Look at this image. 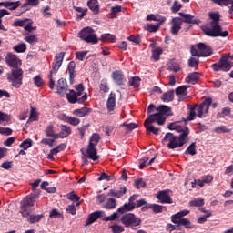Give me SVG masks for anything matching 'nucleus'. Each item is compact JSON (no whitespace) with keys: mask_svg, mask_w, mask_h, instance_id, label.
<instances>
[{"mask_svg":"<svg viewBox=\"0 0 233 233\" xmlns=\"http://www.w3.org/2000/svg\"><path fill=\"white\" fill-rule=\"evenodd\" d=\"M216 134H226L230 132V129L227 128L225 126L217 127L215 128Z\"/></svg>","mask_w":233,"mask_h":233,"instance_id":"55","label":"nucleus"},{"mask_svg":"<svg viewBox=\"0 0 233 233\" xmlns=\"http://www.w3.org/2000/svg\"><path fill=\"white\" fill-rule=\"evenodd\" d=\"M68 84L66 83V79L65 78H60L57 81L56 88H67Z\"/></svg>","mask_w":233,"mask_h":233,"instance_id":"60","label":"nucleus"},{"mask_svg":"<svg viewBox=\"0 0 233 233\" xmlns=\"http://www.w3.org/2000/svg\"><path fill=\"white\" fill-rule=\"evenodd\" d=\"M125 194H127V187H122L119 190L110 189L107 196H111V198H117L119 199V198H123Z\"/></svg>","mask_w":233,"mask_h":233,"instance_id":"19","label":"nucleus"},{"mask_svg":"<svg viewBox=\"0 0 233 233\" xmlns=\"http://www.w3.org/2000/svg\"><path fill=\"white\" fill-rule=\"evenodd\" d=\"M39 191H35V193L25 197L21 201L20 213L23 218H28V216L32 213V208H30V207H34L35 199L39 198Z\"/></svg>","mask_w":233,"mask_h":233,"instance_id":"3","label":"nucleus"},{"mask_svg":"<svg viewBox=\"0 0 233 233\" xmlns=\"http://www.w3.org/2000/svg\"><path fill=\"white\" fill-rule=\"evenodd\" d=\"M163 103H170L174 101V90H169L164 93L161 96Z\"/></svg>","mask_w":233,"mask_h":233,"instance_id":"32","label":"nucleus"},{"mask_svg":"<svg viewBox=\"0 0 233 233\" xmlns=\"http://www.w3.org/2000/svg\"><path fill=\"white\" fill-rule=\"evenodd\" d=\"M39 5V0H26L25 4L22 5L21 8L26 12L30 10L29 6H37Z\"/></svg>","mask_w":233,"mask_h":233,"instance_id":"36","label":"nucleus"},{"mask_svg":"<svg viewBox=\"0 0 233 233\" xmlns=\"http://www.w3.org/2000/svg\"><path fill=\"white\" fill-rule=\"evenodd\" d=\"M203 32L208 37H228V31H223L219 24H209V27H204Z\"/></svg>","mask_w":233,"mask_h":233,"instance_id":"4","label":"nucleus"},{"mask_svg":"<svg viewBox=\"0 0 233 233\" xmlns=\"http://www.w3.org/2000/svg\"><path fill=\"white\" fill-rule=\"evenodd\" d=\"M157 199H158L160 203H167L169 205L172 203V198L168 195V190L159 191L157 195Z\"/></svg>","mask_w":233,"mask_h":233,"instance_id":"17","label":"nucleus"},{"mask_svg":"<svg viewBox=\"0 0 233 233\" xmlns=\"http://www.w3.org/2000/svg\"><path fill=\"white\" fill-rule=\"evenodd\" d=\"M67 199H69V201H80L81 197L77 196L74 191H72L67 194Z\"/></svg>","mask_w":233,"mask_h":233,"instance_id":"57","label":"nucleus"},{"mask_svg":"<svg viewBox=\"0 0 233 233\" xmlns=\"http://www.w3.org/2000/svg\"><path fill=\"white\" fill-rule=\"evenodd\" d=\"M85 90V88H79L77 89V93L74 91V89H70L69 93H66V97L67 101H69L72 105L76 103H84V101H86L87 96L86 94H85L81 98H77L80 96H82V92Z\"/></svg>","mask_w":233,"mask_h":233,"instance_id":"7","label":"nucleus"},{"mask_svg":"<svg viewBox=\"0 0 233 233\" xmlns=\"http://www.w3.org/2000/svg\"><path fill=\"white\" fill-rule=\"evenodd\" d=\"M67 70L69 72V82L70 84H74V74H76V62L71 61L68 64Z\"/></svg>","mask_w":233,"mask_h":233,"instance_id":"28","label":"nucleus"},{"mask_svg":"<svg viewBox=\"0 0 233 233\" xmlns=\"http://www.w3.org/2000/svg\"><path fill=\"white\" fill-rule=\"evenodd\" d=\"M228 5H231V6H229L228 14H233V0H224L223 6H228Z\"/></svg>","mask_w":233,"mask_h":233,"instance_id":"64","label":"nucleus"},{"mask_svg":"<svg viewBox=\"0 0 233 233\" xmlns=\"http://www.w3.org/2000/svg\"><path fill=\"white\" fill-rule=\"evenodd\" d=\"M141 85V78L139 76H133L129 79V86H134V88H139Z\"/></svg>","mask_w":233,"mask_h":233,"instance_id":"39","label":"nucleus"},{"mask_svg":"<svg viewBox=\"0 0 233 233\" xmlns=\"http://www.w3.org/2000/svg\"><path fill=\"white\" fill-rule=\"evenodd\" d=\"M103 214H105V212L103 211H96L94 213H91L86 221V227H88V225H92V223L97 221V219H99V218H101Z\"/></svg>","mask_w":233,"mask_h":233,"instance_id":"18","label":"nucleus"},{"mask_svg":"<svg viewBox=\"0 0 233 233\" xmlns=\"http://www.w3.org/2000/svg\"><path fill=\"white\" fill-rule=\"evenodd\" d=\"M110 228L112 229V232L114 233H121L125 231V228H123L120 225L115 224L113 226H110Z\"/></svg>","mask_w":233,"mask_h":233,"instance_id":"56","label":"nucleus"},{"mask_svg":"<svg viewBox=\"0 0 233 233\" xmlns=\"http://www.w3.org/2000/svg\"><path fill=\"white\" fill-rule=\"evenodd\" d=\"M106 108L108 112H114V108H116V93H110L109 97L106 101Z\"/></svg>","mask_w":233,"mask_h":233,"instance_id":"20","label":"nucleus"},{"mask_svg":"<svg viewBox=\"0 0 233 233\" xmlns=\"http://www.w3.org/2000/svg\"><path fill=\"white\" fill-rule=\"evenodd\" d=\"M13 50H15V52H17V54H22L23 52H26V44L25 43L18 44L13 47Z\"/></svg>","mask_w":233,"mask_h":233,"instance_id":"47","label":"nucleus"},{"mask_svg":"<svg viewBox=\"0 0 233 233\" xmlns=\"http://www.w3.org/2000/svg\"><path fill=\"white\" fill-rule=\"evenodd\" d=\"M2 6H4L5 8H8V10H17V8H19V6H21V1H16V2H10V1H6V2H2Z\"/></svg>","mask_w":233,"mask_h":233,"instance_id":"24","label":"nucleus"},{"mask_svg":"<svg viewBox=\"0 0 233 233\" xmlns=\"http://www.w3.org/2000/svg\"><path fill=\"white\" fill-rule=\"evenodd\" d=\"M61 130L59 132V137L61 139H65V137H68L70 134H72V128L66 125H61Z\"/></svg>","mask_w":233,"mask_h":233,"instance_id":"26","label":"nucleus"},{"mask_svg":"<svg viewBox=\"0 0 233 233\" xmlns=\"http://www.w3.org/2000/svg\"><path fill=\"white\" fill-rule=\"evenodd\" d=\"M145 187H147V183L143 181V178H139L135 181V188H137V189L145 188Z\"/></svg>","mask_w":233,"mask_h":233,"instance_id":"61","label":"nucleus"},{"mask_svg":"<svg viewBox=\"0 0 233 233\" xmlns=\"http://www.w3.org/2000/svg\"><path fill=\"white\" fill-rule=\"evenodd\" d=\"M5 63L8 66L13 68L11 74L7 77L8 81L11 83L12 86L19 88V86L23 85V69L20 68L22 65L21 59H19L16 55L7 53Z\"/></svg>","mask_w":233,"mask_h":233,"instance_id":"2","label":"nucleus"},{"mask_svg":"<svg viewBox=\"0 0 233 233\" xmlns=\"http://www.w3.org/2000/svg\"><path fill=\"white\" fill-rule=\"evenodd\" d=\"M43 218H45V215L43 214H40V215H28V217H26L27 218V221L31 224H34V223H39V220L40 219H43Z\"/></svg>","mask_w":233,"mask_h":233,"instance_id":"37","label":"nucleus"},{"mask_svg":"<svg viewBox=\"0 0 233 233\" xmlns=\"http://www.w3.org/2000/svg\"><path fill=\"white\" fill-rule=\"evenodd\" d=\"M171 29L170 32L173 35H177L179 34V30H181V25H183V18L175 17L171 20Z\"/></svg>","mask_w":233,"mask_h":233,"instance_id":"15","label":"nucleus"},{"mask_svg":"<svg viewBox=\"0 0 233 233\" xmlns=\"http://www.w3.org/2000/svg\"><path fill=\"white\" fill-rule=\"evenodd\" d=\"M199 65V60L196 59L195 57H190L188 60V66L190 68H196Z\"/></svg>","mask_w":233,"mask_h":233,"instance_id":"62","label":"nucleus"},{"mask_svg":"<svg viewBox=\"0 0 233 233\" xmlns=\"http://www.w3.org/2000/svg\"><path fill=\"white\" fill-rule=\"evenodd\" d=\"M166 118L163 117L161 113H155L147 116V118L145 120V123L151 124L152 123H157V125H165Z\"/></svg>","mask_w":233,"mask_h":233,"instance_id":"12","label":"nucleus"},{"mask_svg":"<svg viewBox=\"0 0 233 233\" xmlns=\"http://www.w3.org/2000/svg\"><path fill=\"white\" fill-rule=\"evenodd\" d=\"M185 154H188L189 156H196V154H198V151H196V142H193L188 146Z\"/></svg>","mask_w":233,"mask_h":233,"instance_id":"44","label":"nucleus"},{"mask_svg":"<svg viewBox=\"0 0 233 233\" xmlns=\"http://www.w3.org/2000/svg\"><path fill=\"white\" fill-rule=\"evenodd\" d=\"M87 6H88L89 10H91V12H93V14L95 15H97V14H99V1L89 0L87 2Z\"/></svg>","mask_w":233,"mask_h":233,"instance_id":"22","label":"nucleus"},{"mask_svg":"<svg viewBox=\"0 0 233 233\" xmlns=\"http://www.w3.org/2000/svg\"><path fill=\"white\" fill-rule=\"evenodd\" d=\"M111 77L114 83H116V85H118V86H123V85H125V82L127 81L125 79V74H123V71L121 70L113 71L111 74Z\"/></svg>","mask_w":233,"mask_h":233,"instance_id":"13","label":"nucleus"},{"mask_svg":"<svg viewBox=\"0 0 233 233\" xmlns=\"http://www.w3.org/2000/svg\"><path fill=\"white\" fill-rule=\"evenodd\" d=\"M136 208V205L132 204V202L126 203L123 206H121L118 209L117 212L119 214H125V212H132Z\"/></svg>","mask_w":233,"mask_h":233,"instance_id":"25","label":"nucleus"},{"mask_svg":"<svg viewBox=\"0 0 233 233\" xmlns=\"http://www.w3.org/2000/svg\"><path fill=\"white\" fill-rule=\"evenodd\" d=\"M168 130H176L179 132V136H175L173 133H167L162 140L163 145L167 143V148L174 150L180 148L183 145L188 143V135L190 129L187 127L181 126V122H171L167 126Z\"/></svg>","mask_w":233,"mask_h":233,"instance_id":"1","label":"nucleus"},{"mask_svg":"<svg viewBox=\"0 0 233 233\" xmlns=\"http://www.w3.org/2000/svg\"><path fill=\"white\" fill-rule=\"evenodd\" d=\"M183 8V5L179 3V1L175 0L173 5L171 6L170 10L173 14H177Z\"/></svg>","mask_w":233,"mask_h":233,"instance_id":"45","label":"nucleus"},{"mask_svg":"<svg viewBox=\"0 0 233 233\" xmlns=\"http://www.w3.org/2000/svg\"><path fill=\"white\" fill-rule=\"evenodd\" d=\"M175 225H177V227H185V228H192V223H190V220L188 218H182L179 219L177 223Z\"/></svg>","mask_w":233,"mask_h":233,"instance_id":"40","label":"nucleus"},{"mask_svg":"<svg viewBox=\"0 0 233 233\" xmlns=\"http://www.w3.org/2000/svg\"><path fill=\"white\" fill-rule=\"evenodd\" d=\"M119 214L120 213L117 212V210H116V212L113 213L109 217L105 218L103 220L104 221H116V219H117V218H119Z\"/></svg>","mask_w":233,"mask_h":233,"instance_id":"63","label":"nucleus"},{"mask_svg":"<svg viewBox=\"0 0 233 233\" xmlns=\"http://www.w3.org/2000/svg\"><path fill=\"white\" fill-rule=\"evenodd\" d=\"M197 48L199 50V57H208L214 54L212 47H210V46L205 45V43L197 44Z\"/></svg>","mask_w":233,"mask_h":233,"instance_id":"11","label":"nucleus"},{"mask_svg":"<svg viewBox=\"0 0 233 233\" xmlns=\"http://www.w3.org/2000/svg\"><path fill=\"white\" fill-rule=\"evenodd\" d=\"M156 110L160 114V116H174L172 108L168 107V106L160 105L156 108Z\"/></svg>","mask_w":233,"mask_h":233,"instance_id":"21","label":"nucleus"},{"mask_svg":"<svg viewBox=\"0 0 233 233\" xmlns=\"http://www.w3.org/2000/svg\"><path fill=\"white\" fill-rule=\"evenodd\" d=\"M209 25H219V21H221V15L219 13H209Z\"/></svg>","mask_w":233,"mask_h":233,"instance_id":"34","label":"nucleus"},{"mask_svg":"<svg viewBox=\"0 0 233 233\" xmlns=\"http://www.w3.org/2000/svg\"><path fill=\"white\" fill-rule=\"evenodd\" d=\"M145 128L148 134H154L155 136L159 135L160 129L158 127H155L152 124L144 123Z\"/></svg>","mask_w":233,"mask_h":233,"instance_id":"33","label":"nucleus"},{"mask_svg":"<svg viewBox=\"0 0 233 233\" xmlns=\"http://www.w3.org/2000/svg\"><path fill=\"white\" fill-rule=\"evenodd\" d=\"M161 54H163V48L157 47L152 51V58L154 61H159Z\"/></svg>","mask_w":233,"mask_h":233,"instance_id":"42","label":"nucleus"},{"mask_svg":"<svg viewBox=\"0 0 233 233\" xmlns=\"http://www.w3.org/2000/svg\"><path fill=\"white\" fill-rule=\"evenodd\" d=\"M168 69L171 70V72H179V70H181V66L179 63L172 61L168 66Z\"/></svg>","mask_w":233,"mask_h":233,"instance_id":"46","label":"nucleus"},{"mask_svg":"<svg viewBox=\"0 0 233 233\" xmlns=\"http://www.w3.org/2000/svg\"><path fill=\"white\" fill-rule=\"evenodd\" d=\"M229 56L228 55L222 56L218 63L212 64L211 67L215 72H219L222 70L223 72H228L232 68L230 66V62H228Z\"/></svg>","mask_w":233,"mask_h":233,"instance_id":"8","label":"nucleus"},{"mask_svg":"<svg viewBox=\"0 0 233 233\" xmlns=\"http://www.w3.org/2000/svg\"><path fill=\"white\" fill-rule=\"evenodd\" d=\"M88 55V51H78L76 53V57L78 61H85V58Z\"/></svg>","mask_w":233,"mask_h":233,"instance_id":"54","label":"nucleus"},{"mask_svg":"<svg viewBox=\"0 0 233 233\" xmlns=\"http://www.w3.org/2000/svg\"><path fill=\"white\" fill-rule=\"evenodd\" d=\"M116 207L117 201L115 198H107L104 204V208H106L107 210H114Z\"/></svg>","mask_w":233,"mask_h":233,"instance_id":"31","label":"nucleus"},{"mask_svg":"<svg viewBox=\"0 0 233 233\" xmlns=\"http://www.w3.org/2000/svg\"><path fill=\"white\" fill-rule=\"evenodd\" d=\"M25 37L24 38L26 43L29 45H35V43H39V38L35 35H30V33H25Z\"/></svg>","mask_w":233,"mask_h":233,"instance_id":"35","label":"nucleus"},{"mask_svg":"<svg viewBox=\"0 0 233 233\" xmlns=\"http://www.w3.org/2000/svg\"><path fill=\"white\" fill-rule=\"evenodd\" d=\"M210 105H212V98L205 99L200 105L195 106L198 117L200 119L206 117L207 113L210 110Z\"/></svg>","mask_w":233,"mask_h":233,"instance_id":"9","label":"nucleus"},{"mask_svg":"<svg viewBox=\"0 0 233 233\" xmlns=\"http://www.w3.org/2000/svg\"><path fill=\"white\" fill-rule=\"evenodd\" d=\"M90 108L82 107L80 109H76L73 111L74 116H77V117H85V116H88L90 114Z\"/></svg>","mask_w":233,"mask_h":233,"instance_id":"29","label":"nucleus"},{"mask_svg":"<svg viewBox=\"0 0 233 233\" xmlns=\"http://www.w3.org/2000/svg\"><path fill=\"white\" fill-rule=\"evenodd\" d=\"M66 148V145L65 144H60L56 147L51 149V154H59L62 150H65Z\"/></svg>","mask_w":233,"mask_h":233,"instance_id":"58","label":"nucleus"},{"mask_svg":"<svg viewBox=\"0 0 233 233\" xmlns=\"http://www.w3.org/2000/svg\"><path fill=\"white\" fill-rule=\"evenodd\" d=\"M127 40L131 41V43H135V45L141 44V36L139 35H131L128 36Z\"/></svg>","mask_w":233,"mask_h":233,"instance_id":"51","label":"nucleus"},{"mask_svg":"<svg viewBox=\"0 0 233 233\" xmlns=\"http://www.w3.org/2000/svg\"><path fill=\"white\" fill-rule=\"evenodd\" d=\"M145 30L147 32H157L159 30V25L149 24L146 26Z\"/></svg>","mask_w":233,"mask_h":233,"instance_id":"59","label":"nucleus"},{"mask_svg":"<svg viewBox=\"0 0 233 233\" xmlns=\"http://www.w3.org/2000/svg\"><path fill=\"white\" fill-rule=\"evenodd\" d=\"M65 59V52H60L55 56V60L52 64L51 75L59 72L61 65H63V60Z\"/></svg>","mask_w":233,"mask_h":233,"instance_id":"10","label":"nucleus"},{"mask_svg":"<svg viewBox=\"0 0 233 233\" xmlns=\"http://www.w3.org/2000/svg\"><path fill=\"white\" fill-rule=\"evenodd\" d=\"M196 112H197L196 106H190L187 120V121H194V117H196Z\"/></svg>","mask_w":233,"mask_h":233,"instance_id":"48","label":"nucleus"},{"mask_svg":"<svg viewBox=\"0 0 233 233\" xmlns=\"http://www.w3.org/2000/svg\"><path fill=\"white\" fill-rule=\"evenodd\" d=\"M188 214H190V211L187 210V209H184V210H182L178 213H176L175 215H172L171 221H172V223L176 224L179 221V219H184L185 218H183V217H185Z\"/></svg>","mask_w":233,"mask_h":233,"instance_id":"23","label":"nucleus"},{"mask_svg":"<svg viewBox=\"0 0 233 233\" xmlns=\"http://www.w3.org/2000/svg\"><path fill=\"white\" fill-rule=\"evenodd\" d=\"M121 221L126 228H131L132 230H137L141 227V218L136 217L133 213L123 215Z\"/></svg>","mask_w":233,"mask_h":233,"instance_id":"5","label":"nucleus"},{"mask_svg":"<svg viewBox=\"0 0 233 233\" xmlns=\"http://www.w3.org/2000/svg\"><path fill=\"white\" fill-rule=\"evenodd\" d=\"M55 132L56 131L54 130V125L52 124L48 125L45 129L46 137H51V136H54Z\"/></svg>","mask_w":233,"mask_h":233,"instance_id":"53","label":"nucleus"},{"mask_svg":"<svg viewBox=\"0 0 233 233\" xmlns=\"http://www.w3.org/2000/svg\"><path fill=\"white\" fill-rule=\"evenodd\" d=\"M198 79H199V73L193 72V73H190L186 77V83H191V85H196V83H198Z\"/></svg>","mask_w":233,"mask_h":233,"instance_id":"30","label":"nucleus"},{"mask_svg":"<svg viewBox=\"0 0 233 233\" xmlns=\"http://www.w3.org/2000/svg\"><path fill=\"white\" fill-rule=\"evenodd\" d=\"M33 83L38 88H41V86H44V85H45V81H43V77H41V76H39V75L33 78Z\"/></svg>","mask_w":233,"mask_h":233,"instance_id":"49","label":"nucleus"},{"mask_svg":"<svg viewBox=\"0 0 233 233\" xmlns=\"http://www.w3.org/2000/svg\"><path fill=\"white\" fill-rule=\"evenodd\" d=\"M178 15L182 17L183 23H187V25H199L201 24V20L196 18V16L190 14H185L183 12L178 13Z\"/></svg>","mask_w":233,"mask_h":233,"instance_id":"14","label":"nucleus"},{"mask_svg":"<svg viewBox=\"0 0 233 233\" xmlns=\"http://www.w3.org/2000/svg\"><path fill=\"white\" fill-rule=\"evenodd\" d=\"M5 15H10V13L6 9H0V30L6 32L8 29L5 28L3 25V18Z\"/></svg>","mask_w":233,"mask_h":233,"instance_id":"38","label":"nucleus"},{"mask_svg":"<svg viewBox=\"0 0 233 233\" xmlns=\"http://www.w3.org/2000/svg\"><path fill=\"white\" fill-rule=\"evenodd\" d=\"M120 127H126L127 132H132V130H136V128H137L139 125H137V123H129V124L122 123Z\"/></svg>","mask_w":233,"mask_h":233,"instance_id":"50","label":"nucleus"},{"mask_svg":"<svg viewBox=\"0 0 233 233\" xmlns=\"http://www.w3.org/2000/svg\"><path fill=\"white\" fill-rule=\"evenodd\" d=\"M101 140V136L97 133H94L90 139H89V145H93L94 147H97V143Z\"/></svg>","mask_w":233,"mask_h":233,"instance_id":"43","label":"nucleus"},{"mask_svg":"<svg viewBox=\"0 0 233 233\" xmlns=\"http://www.w3.org/2000/svg\"><path fill=\"white\" fill-rule=\"evenodd\" d=\"M86 155L88 159H92L93 161H97V159H99V156H97V148L92 144H88Z\"/></svg>","mask_w":233,"mask_h":233,"instance_id":"16","label":"nucleus"},{"mask_svg":"<svg viewBox=\"0 0 233 233\" xmlns=\"http://www.w3.org/2000/svg\"><path fill=\"white\" fill-rule=\"evenodd\" d=\"M203 205H205V199L202 198H198L189 201V207H203Z\"/></svg>","mask_w":233,"mask_h":233,"instance_id":"41","label":"nucleus"},{"mask_svg":"<svg viewBox=\"0 0 233 233\" xmlns=\"http://www.w3.org/2000/svg\"><path fill=\"white\" fill-rule=\"evenodd\" d=\"M78 35L82 41H85V43H91L92 45H97L98 39H97V35L94 33V29L92 27H86L82 29L79 33Z\"/></svg>","mask_w":233,"mask_h":233,"instance_id":"6","label":"nucleus"},{"mask_svg":"<svg viewBox=\"0 0 233 233\" xmlns=\"http://www.w3.org/2000/svg\"><path fill=\"white\" fill-rule=\"evenodd\" d=\"M100 41L103 43H116L117 41V37L112 34H103L101 35Z\"/></svg>","mask_w":233,"mask_h":233,"instance_id":"27","label":"nucleus"},{"mask_svg":"<svg viewBox=\"0 0 233 233\" xmlns=\"http://www.w3.org/2000/svg\"><path fill=\"white\" fill-rule=\"evenodd\" d=\"M32 147V139L26 138L20 144V147L23 148V150H28Z\"/></svg>","mask_w":233,"mask_h":233,"instance_id":"52","label":"nucleus"}]
</instances>
